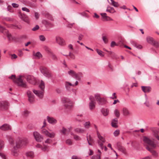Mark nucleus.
<instances>
[{
  "instance_id": "1",
  "label": "nucleus",
  "mask_w": 159,
  "mask_h": 159,
  "mask_svg": "<svg viewBox=\"0 0 159 159\" xmlns=\"http://www.w3.org/2000/svg\"><path fill=\"white\" fill-rule=\"evenodd\" d=\"M143 141L145 143L150 146L152 148H151L148 146H147L146 147V149L151 152L153 156L157 157V153L156 151L153 149L152 148H155L157 146L159 147V145L158 144V143H156L157 144L155 143L153 141L145 137L143 138Z\"/></svg>"
},
{
  "instance_id": "29",
  "label": "nucleus",
  "mask_w": 159,
  "mask_h": 159,
  "mask_svg": "<svg viewBox=\"0 0 159 159\" xmlns=\"http://www.w3.org/2000/svg\"><path fill=\"white\" fill-rule=\"evenodd\" d=\"M74 131L77 133H83L85 131V130L84 129L79 128L75 129Z\"/></svg>"
},
{
  "instance_id": "33",
  "label": "nucleus",
  "mask_w": 159,
  "mask_h": 159,
  "mask_svg": "<svg viewBox=\"0 0 159 159\" xmlns=\"http://www.w3.org/2000/svg\"><path fill=\"white\" fill-rule=\"evenodd\" d=\"M95 104L96 102H90L89 103V108L91 110H92L94 108Z\"/></svg>"
},
{
  "instance_id": "7",
  "label": "nucleus",
  "mask_w": 159,
  "mask_h": 159,
  "mask_svg": "<svg viewBox=\"0 0 159 159\" xmlns=\"http://www.w3.org/2000/svg\"><path fill=\"white\" fill-rule=\"evenodd\" d=\"M40 70L41 72L46 77L49 78L51 77L52 75L51 73L46 67H41Z\"/></svg>"
},
{
  "instance_id": "44",
  "label": "nucleus",
  "mask_w": 159,
  "mask_h": 159,
  "mask_svg": "<svg viewBox=\"0 0 159 159\" xmlns=\"http://www.w3.org/2000/svg\"><path fill=\"white\" fill-rule=\"evenodd\" d=\"M152 44L156 48H158L159 47V43L157 41H154Z\"/></svg>"
},
{
  "instance_id": "16",
  "label": "nucleus",
  "mask_w": 159,
  "mask_h": 159,
  "mask_svg": "<svg viewBox=\"0 0 159 159\" xmlns=\"http://www.w3.org/2000/svg\"><path fill=\"white\" fill-rule=\"evenodd\" d=\"M19 148H18L16 147V145L15 146L13 147V148L11 150V153L13 156L15 157H17L18 156L19 150L18 149Z\"/></svg>"
},
{
  "instance_id": "35",
  "label": "nucleus",
  "mask_w": 159,
  "mask_h": 159,
  "mask_svg": "<svg viewBox=\"0 0 159 159\" xmlns=\"http://www.w3.org/2000/svg\"><path fill=\"white\" fill-rule=\"evenodd\" d=\"M83 125L85 128L88 129L90 125V123L89 121H87L85 122Z\"/></svg>"
},
{
  "instance_id": "53",
  "label": "nucleus",
  "mask_w": 159,
  "mask_h": 159,
  "mask_svg": "<svg viewBox=\"0 0 159 159\" xmlns=\"http://www.w3.org/2000/svg\"><path fill=\"white\" fill-rule=\"evenodd\" d=\"M39 28V26L37 25L34 27L33 28L32 30L33 31H35L38 30Z\"/></svg>"
},
{
  "instance_id": "34",
  "label": "nucleus",
  "mask_w": 159,
  "mask_h": 159,
  "mask_svg": "<svg viewBox=\"0 0 159 159\" xmlns=\"http://www.w3.org/2000/svg\"><path fill=\"white\" fill-rule=\"evenodd\" d=\"M48 148V146H47L45 144H43V147H41V149L42 151H49Z\"/></svg>"
},
{
  "instance_id": "52",
  "label": "nucleus",
  "mask_w": 159,
  "mask_h": 159,
  "mask_svg": "<svg viewBox=\"0 0 159 159\" xmlns=\"http://www.w3.org/2000/svg\"><path fill=\"white\" fill-rule=\"evenodd\" d=\"M52 142V139H48L45 141V143H47L50 144Z\"/></svg>"
},
{
  "instance_id": "8",
  "label": "nucleus",
  "mask_w": 159,
  "mask_h": 159,
  "mask_svg": "<svg viewBox=\"0 0 159 159\" xmlns=\"http://www.w3.org/2000/svg\"><path fill=\"white\" fill-rule=\"evenodd\" d=\"M0 31L6 35L9 40L11 39V34L9 33L8 30H6L5 27L0 25Z\"/></svg>"
},
{
  "instance_id": "45",
  "label": "nucleus",
  "mask_w": 159,
  "mask_h": 159,
  "mask_svg": "<svg viewBox=\"0 0 159 159\" xmlns=\"http://www.w3.org/2000/svg\"><path fill=\"white\" fill-rule=\"evenodd\" d=\"M119 150L121 151L122 152L124 153L125 151V148L123 146H120L119 147Z\"/></svg>"
},
{
  "instance_id": "40",
  "label": "nucleus",
  "mask_w": 159,
  "mask_h": 159,
  "mask_svg": "<svg viewBox=\"0 0 159 159\" xmlns=\"http://www.w3.org/2000/svg\"><path fill=\"white\" fill-rule=\"evenodd\" d=\"M66 143L69 145H71L72 144V142L71 140L70 139H68L66 141Z\"/></svg>"
},
{
  "instance_id": "62",
  "label": "nucleus",
  "mask_w": 159,
  "mask_h": 159,
  "mask_svg": "<svg viewBox=\"0 0 159 159\" xmlns=\"http://www.w3.org/2000/svg\"><path fill=\"white\" fill-rule=\"evenodd\" d=\"M110 98L113 99H116L117 98V96H116V93H114L112 94V97H110Z\"/></svg>"
},
{
  "instance_id": "37",
  "label": "nucleus",
  "mask_w": 159,
  "mask_h": 159,
  "mask_svg": "<svg viewBox=\"0 0 159 159\" xmlns=\"http://www.w3.org/2000/svg\"><path fill=\"white\" fill-rule=\"evenodd\" d=\"M71 134V135L73 136L74 139L76 141H79L80 140V138L78 135L72 133Z\"/></svg>"
},
{
  "instance_id": "25",
  "label": "nucleus",
  "mask_w": 159,
  "mask_h": 159,
  "mask_svg": "<svg viewBox=\"0 0 159 159\" xmlns=\"http://www.w3.org/2000/svg\"><path fill=\"white\" fill-rule=\"evenodd\" d=\"M150 129L152 131L153 135L159 132V129L157 128L152 127Z\"/></svg>"
},
{
  "instance_id": "55",
  "label": "nucleus",
  "mask_w": 159,
  "mask_h": 159,
  "mask_svg": "<svg viewBox=\"0 0 159 159\" xmlns=\"http://www.w3.org/2000/svg\"><path fill=\"white\" fill-rule=\"evenodd\" d=\"M29 114V112L27 110H25L24 111V112H23V115L25 116H28Z\"/></svg>"
},
{
  "instance_id": "49",
  "label": "nucleus",
  "mask_w": 159,
  "mask_h": 159,
  "mask_svg": "<svg viewBox=\"0 0 159 159\" xmlns=\"http://www.w3.org/2000/svg\"><path fill=\"white\" fill-rule=\"evenodd\" d=\"M8 141L10 143L11 145H13L14 143V141L13 139L11 137L8 138Z\"/></svg>"
},
{
  "instance_id": "64",
  "label": "nucleus",
  "mask_w": 159,
  "mask_h": 159,
  "mask_svg": "<svg viewBox=\"0 0 159 159\" xmlns=\"http://www.w3.org/2000/svg\"><path fill=\"white\" fill-rule=\"evenodd\" d=\"M34 16L36 19H38L39 18V15L38 13L37 12H35L34 13Z\"/></svg>"
},
{
  "instance_id": "47",
  "label": "nucleus",
  "mask_w": 159,
  "mask_h": 159,
  "mask_svg": "<svg viewBox=\"0 0 159 159\" xmlns=\"http://www.w3.org/2000/svg\"><path fill=\"white\" fill-rule=\"evenodd\" d=\"M89 99L90 101V102H95L94 97L92 95L90 96Z\"/></svg>"
},
{
  "instance_id": "19",
  "label": "nucleus",
  "mask_w": 159,
  "mask_h": 159,
  "mask_svg": "<svg viewBox=\"0 0 159 159\" xmlns=\"http://www.w3.org/2000/svg\"><path fill=\"white\" fill-rule=\"evenodd\" d=\"M0 129L3 131H6L11 129V127L8 124H5L0 126Z\"/></svg>"
},
{
  "instance_id": "56",
  "label": "nucleus",
  "mask_w": 159,
  "mask_h": 159,
  "mask_svg": "<svg viewBox=\"0 0 159 159\" xmlns=\"http://www.w3.org/2000/svg\"><path fill=\"white\" fill-rule=\"evenodd\" d=\"M22 10L23 11H26L27 12H29L30 10L27 8L26 7H23L22 8Z\"/></svg>"
},
{
  "instance_id": "26",
  "label": "nucleus",
  "mask_w": 159,
  "mask_h": 159,
  "mask_svg": "<svg viewBox=\"0 0 159 159\" xmlns=\"http://www.w3.org/2000/svg\"><path fill=\"white\" fill-rule=\"evenodd\" d=\"M123 114L124 116H128L130 114V112L126 108H124L123 109Z\"/></svg>"
},
{
  "instance_id": "2",
  "label": "nucleus",
  "mask_w": 159,
  "mask_h": 159,
  "mask_svg": "<svg viewBox=\"0 0 159 159\" xmlns=\"http://www.w3.org/2000/svg\"><path fill=\"white\" fill-rule=\"evenodd\" d=\"M9 78L12 80H15L18 86L25 88H28L26 82L24 81V77L23 76L19 75L16 78L15 75H12L9 76Z\"/></svg>"
},
{
  "instance_id": "10",
  "label": "nucleus",
  "mask_w": 159,
  "mask_h": 159,
  "mask_svg": "<svg viewBox=\"0 0 159 159\" xmlns=\"http://www.w3.org/2000/svg\"><path fill=\"white\" fill-rule=\"evenodd\" d=\"M33 136L35 140L37 142H41L43 139V136L40 134L38 132L35 131L33 132Z\"/></svg>"
},
{
  "instance_id": "57",
  "label": "nucleus",
  "mask_w": 159,
  "mask_h": 159,
  "mask_svg": "<svg viewBox=\"0 0 159 159\" xmlns=\"http://www.w3.org/2000/svg\"><path fill=\"white\" fill-rule=\"evenodd\" d=\"M102 39L103 41L105 43H107V42L108 40L106 36H102Z\"/></svg>"
},
{
  "instance_id": "51",
  "label": "nucleus",
  "mask_w": 159,
  "mask_h": 159,
  "mask_svg": "<svg viewBox=\"0 0 159 159\" xmlns=\"http://www.w3.org/2000/svg\"><path fill=\"white\" fill-rule=\"evenodd\" d=\"M120 131L118 130H116L114 132V134L115 136H117L119 134Z\"/></svg>"
},
{
  "instance_id": "6",
  "label": "nucleus",
  "mask_w": 159,
  "mask_h": 159,
  "mask_svg": "<svg viewBox=\"0 0 159 159\" xmlns=\"http://www.w3.org/2000/svg\"><path fill=\"white\" fill-rule=\"evenodd\" d=\"M27 142V140L25 138H19L16 142V145L17 147L20 148L25 145Z\"/></svg>"
},
{
  "instance_id": "21",
  "label": "nucleus",
  "mask_w": 159,
  "mask_h": 159,
  "mask_svg": "<svg viewBox=\"0 0 159 159\" xmlns=\"http://www.w3.org/2000/svg\"><path fill=\"white\" fill-rule=\"evenodd\" d=\"M118 121L117 118H115L111 120V125L113 127L117 128L118 127Z\"/></svg>"
},
{
  "instance_id": "63",
  "label": "nucleus",
  "mask_w": 159,
  "mask_h": 159,
  "mask_svg": "<svg viewBox=\"0 0 159 159\" xmlns=\"http://www.w3.org/2000/svg\"><path fill=\"white\" fill-rule=\"evenodd\" d=\"M17 57V56L15 54H13L11 55V59H16Z\"/></svg>"
},
{
  "instance_id": "32",
  "label": "nucleus",
  "mask_w": 159,
  "mask_h": 159,
  "mask_svg": "<svg viewBox=\"0 0 159 159\" xmlns=\"http://www.w3.org/2000/svg\"><path fill=\"white\" fill-rule=\"evenodd\" d=\"M107 14L105 13H101V15L102 17L103 18V21H107V18H110V17L107 16L106 15Z\"/></svg>"
},
{
  "instance_id": "23",
  "label": "nucleus",
  "mask_w": 159,
  "mask_h": 159,
  "mask_svg": "<svg viewBox=\"0 0 159 159\" xmlns=\"http://www.w3.org/2000/svg\"><path fill=\"white\" fill-rule=\"evenodd\" d=\"M141 88L144 93H149L151 91V89L150 86H142Z\"/></svg>"
},
{
  "instance_id": "11",
  "label": "nucleus",
  "mask_w": 159,
  "mask_h": 159,
  "mask_svg": "<svg viewBox=\"0 0 159 159\" xmlns=\"http://www.w3.org/2000/svg\"><path fill=\"white\" fill-rule=\"evenodd\" d=\"M41 133L46 136L51 138H54L55 135V133L54 132L50 133L45 129H43L41 130Z\"/></svg>"
},
{
  "instance_id": "42",
  "label": "nucleus",
  "mask_w": 159,
  "mask_h": 159,
  "mask_svg": "<svg viewBox=\"0 0 159 159\" xmlns=\"http://www.w3.org/2000/svg\"><path fill=\"white\" fill-rule=\"evenodd\" d=\"M96 51L98 54L101 57H103L104 55L103 54V52L102 51L98 49H96Z\"/></svg>"
},
{
  "instance_id": "50",
  "label": "nucleus",
  "mask_w": 159,
  "mask_h": 159,
  "mask_svg": "<svg viewBox=\"0 0 159 159\" xmlns=\"http://www.w3.org/2000/svg\"><path fill=\"white\" fill-rule=\"evenodd\" d=\"M51 57L52 58V59H53L54 60H57V58L55 54H53L52 53H51Z\"/></svg>"
},
{
  "instance_id": "54",
  "label": "nucleus",
  "mask_w": 159,
  "mask_h": 159,
  "mask_svg": "<svg viewBox=\"0 0 159 159\" xmlns=\"http://www.w3.org/2000/svg\"><path fill=\"white\" fill-rule=\"evenodd\" d=\"M13 8L11 6H9L7 8V10L10 12H12Z\"/></svg>"
},
{
  "instance_id": "39",
  "label": "nucleus",
  "mask_w": 159,
  "mask_h": 159,
  "mask_svg": "<svg viewBox=\"0 0 159 159\" xmlns=\"http://www.w3.org/2000/svg\"><path fill=\"white\" fill-rule=\"evenodd\" d=\"M34 55L35 56L38 58H40L42 57V56L39 52H37L35 54H34Z\"/></svg>"
},
{
  "instance_id": "61",
  "label": "nucleus",
  "mask_w": 159,
  "mask_h": 159,
  "mask_svg": "<svg viewBox=\"0 0 159 159\" xmlns=\"http://www.w3.org/2000/svg\"><path fill=\"white\" fill-rule=\"evenodd\" d=\"M12 6L14 8H17L19 7V5L17 4L16 3H12Z\"/></svg>"
},
{
  "instance_id": "22",
  "label": "nucleus",
  "mask_w": 159,
  "mask_h": 159,
  "mask_svg": "<svg viewBox=\"0 0 159 159\" xmlns=\"http://www.w3.org/2000/svg\"><path fill=\"white\" fill-rule=\"evenodd\" d=\"M56 41L60 45H62L64 41L63 39L59 36L56 37Z\"/></svg>"
},
{
  "instance_id": "24",
  "label": "nucleus",
  "mask_w": 159,
  "mask_h": 159,
  "mask_svg": "<svg viewBox=\"0 0 159 159\" xmlns=\"http://www.w3.org/2000/svg\"><path fill=\"white\" fill-rule=\"evenodd\" d=\"M83 115L82 114H78L75 117V120L78 122H81L83 120Z\"/></svg>"
},
{
  "instance_id": "20",
  "label": "nucleus",
  "mask_w": 159,
  "mask_h": 159,
  "mask_svg": "<svg viewBox=\"0 0 159 159\" xmlns=\"http://www.w3.org/2000/svg\"><path fill=\"white\" fill-rule=\"evenodd\" d=\"M42 23L47 28L51 27L52 26V24L46 20H43Z\"/></svg>"
},
{
  "instance_id": "9",
  "label": "nucleus",
  "mask_w": 159,
  "mask_h": 159,
  "mask_svg": "<svg viewBox=\"0 0 159 159\" xmlns=\"http://www.w3.org/2000/svg\"><path fill=\"white\" fill-rule=\"evenodd\" d=\"M27 81L29 83L33 85L36 84L37 81L36 79L33 76L28 75L25 78Z\"/></svg>"
},
{
  "instance_id": "43",
  "label": "nucleus",
  "mask_w": 159,
  "mask_h": 159,
  "mask_svg": "<svg viewBox=\"0 0 159 159\" xmlns=\"http://www.w3.org/2000/svg\"><path fill=\"white\" fill-rule=\"evenodd\" d=\"M91 159H101V156L99 154H96L95 156H93Z\"/></svg>"
},
{
  "instance_id": "58",
  "label": "nucleus",
  "mask_w": 159,
  "mask_h": 159,
  "mask_svg": "<svg viewBox=\"0 0 159 159\" xmlns=\"http://www.w3.org/2000/svg\"><path fill=\"white\" fill-rule=\"evenodd\" d=\"M111 5L115 7H117L119 5L118 2H116L115 1L114 2V4H112Z\"/></svg>"
},
{
  "instance_id": "60",
  "label": "nucleus",
  "mask_w": 159,
  "mask_h": 159,
  "mask_svg": "<svg viewBox=\"0 0 159 159\" xmlns=\"http://www.w3.org/2000/svg\"><path fill=\"white\" fill-rule=\"evenodd\" d=\"M117 45L114 41H112L111 43V47H114L115 46H117Z\"/></svg>"
},
{
  "instance_id": "30",
  "label": "nucleus",
  "mask_w": 159,
  "mask_h": 159,
  "mask_svg": "<svg viewBox=\"0 0 159 159\" xmlns=\"http://www.w3.org/2000/svg\"><path fill=\"white\" fill-rule=\"evenodd\" d=\"M101 112L104 116H107L108 115L109 110L107 109H102L101 110Z\"/></svg>"
},
{
  "instance_id": "28",
  "label": "nucleus",
  "mask_w": 159,
  "mask_h": 159,
  "mask_svg": "<svg viewBox=\"0 0 159 159\" xmlns=\"http://www.w3.org/2000/svg\"><path fill=\"white\" fill-rule=\"evenodd\" d=\"M106 11L112 13H114L116 11L113 7H111L109 6H107Z\"/></svg>"
},
{
  "instance_id": "27",
  "label": "nucleus",
  "mask_w": 159,
  "mask_h": 159,
  "mask_svg": "<svg viewBox=\"0 0 159 159\" xmlns=\"http://www.w3.org/2000/svg\"><path fill=\"white\" fill-rule=\"evenodd\" d=\"M71 86H74V84H72L71 83L67 81L65 82V87L67 90H70Z\"/></svg>"
},
{
  "instance_id": "14",
  "label": "nucleus",
  "mask_w": 159,
  "mask_h": 159,
  "mask_svg": "<svg viewBox=\"0 0 159 159\" xmlns=\"http://www.w3.org/2000/svg\"><path fill=\"white\" fill-rule=\"evenodd\" d=\"M8 103L6 101L0 102V109L2 110H7L8 108Z\"/></svg>"
},
{
  "instance_id": "41",
  "label": "nucleus",
  "mask_w": 159,
  "mask_h": 159,
  "mask_svg": "<svg viewBox=\"0 0 159 159\" xmlns=\"http://www.w3.org/2000/svg\"><path fill=\"white\" fill-rule=\"evenodd\" d=\"M66 24H67V27L68 28H71L72 26H73V25L75 24V23H70L69 22H68V21L66 20Z\"/></svg>"
},
{
  "instance_id": "46",
  "label": "nucleus",
  "mask_w": 159,
  "mask_h": 159,
  "mask_svg": "<svg viewBox=\"0 0 159 159\" xmlns=\"http://www.w3.org/2000/svg\"><path fill=\"white\" fill-rule=\"evenodd\" d=\"M40 40L42 41H44L46 39V38L43 35H40L39 36Z\"/></svg>"
},
{
  "instance_id": "17",
  "label": "nucleus",
  "mask_w": 159,
  "mask_h": 159,
  "mask_svg": "<svg viewBox=\"0 0 159 159\" xmlns=\"http://www.w3.org/2000/svg\"><path fill=\"white\" fill-rule=\"evenodd\" d=\"M19 16L21 20L24 21L28 23L29 21V19L28 16L25 14L20 13Z\"/></svg>"
},
{
  "instance_id": "59",
  "label": "nucleus",
  "mask_w": 159,
  "mask_h": 159,
  "mask_svg": "<svg viewBox=\"0 0 159 159\" xmlns=\"http://www.w3.org/2000/svg\"><path fill=\"white\" fill-rule=\"evenodd\" d=\"M68 56H70V57L72 59H74L75 58V55L71 53L70 52H69Z\"/></svg>"
},
{
  "instance_id": "3",
  "label": "nucleus",
  "mask_w": 159,
  "mask_h": 159,
  "mask_svg": "<svg viewBox=\"0 0 159 159\" xmlns=\"http://www.w3.org/2000/svg\"><path fill=\"white\" fill-rule=\"evenodd\" d=\"M39 87L41 90H37L35 89L33 90V93L40 98H42L43 95V92L45 88L44 83L41 80L39 85Z\"/></svg>"
},
{
  "instance_id": "12",
  "label": "nucleus",
  "mask_w": 159,
  "mask_h": 159,
  "mask_svg": "<svg viewBox=\"0 0 159 159\" xmlns=\"http://www.w3.org/2000/svg\"><path fill=\"white\" fill-rule=\"evenodd\" d=\"M27 94L28 98V101L30 103H33L34 101V95L33 93L30 90H28Z\"/></svg>"
},
{
  "instance_id": "38",
  "label": "nucleus",
  "mask_w": 159,
  "mask_h": 159,
  "mask_svg": "<svg viewBox=\"0 0 159 159\" xmlns=\"http://www.w3.org/2000/svg\"><path fill=\"white\" fill-rule=\"evenodd\" d=\"M114 113L115 116L116 117L119 118V117L120 116V113L119 111H118L117 109L115 110Z\"/></svg>"
},
{
  "instance_id": "31",
  "label": "nucleus",
  "mask_w": 159,
  "mask_h": 159,
  "mask_svg": "<svg viewBox=\"0 0 159 159\" xmlns=\"http://www.w3.org/2000/svg\"><path fill=\"white\" fill-rule=\"evenodd\" d=\"M147 40L148 43L151 44H153V43L154 41L152 37H151L150 36H148L147 37Z\"/></svg>"
},
{
  "instance_id": "18",
  "label": "nucleus",
  "mask_w": 159,
  "mask_h": 159,
  "mask_svg": "<svg viewBox=\"0 0 159 159\" xmlns=\"http://www.w3.org/2000/svg\"><path fill=\"white\" fill-rule=\"evenodd\" d=\"M47 120L48 123L53 125L55 124L57 122L56 119L52 117L47 116Z\"/></svg>"
},
{
  "instance_id": "5",
  "label": "nucleus",
  "mask_w": 159,
  "mask_h": 159,
  "mask_svg": "<svg viewBox=\"0 0 159 159\" xmlns=\"http://www.w3.org/2000/svg\"><path fill=\"white\" fill-rule=\"evenodd\" d=\"M62 102L65 107L66 109H70L73 106V103L69 99L63 98L62 99Z\"/></svg>"
},
{
  "instance_id": "4",
  "label": "nucleus",
  "mask_w": 159,
  "mask_h": 159,
  "mask_svg": "<svg viewBox=\"0 0 159 159\" xmlns=\"http://www.w3.org/2000/svg\"><path fill=\"white\" fill-rule=\"evenodd\" d=\"M94 96L98 103L99 105H102L106 103L107 100L103 97H101L100 94L96 93L94 94Z\"/></svg>"
},
{
  "instance_id": "36",
  "label": "nucleus",
  "mask_w": 159,
  "mask_h": 159,
  "mask_svg": "<svg viewBox=\"0 0 159 159\" xmlns=\"http://www.w3.org/2000/svg\"><path fill=\"white\" fill-rule=\"evenodd\" d=\"M26 155L27 157H33L34 156V152L32 151H30L27 152Z\"/></svg>"
},
{
  "instance_id": "15",
  "label": "nucleus",
  "mask_w": 159,
  "mask_h": 159,
  "mask_svg": "<svg viewBox=\"0 0 159 159\" xmlns=\"http://www.w3.org/2000/svg\"><path fill=\"white\" fill-rule=\"evenodd\" d=\"M68 74L71 75L72 77L75 78L76 79L78 80H80L81 79L77 73H75L73 70H70L68 72Z\"/></svg>"
},
{
  "instance_id": "13",
  "label": "nucleus",
  "mask_w": 159,
  "mask_h": 159,
  "mask_svg": "<svg viewBox=\"0 0 159 159\" xmlns=\"http://www.w3.org/2000/svg\"><path fill=\"white\" fill-rule=\"evenodd\" d=\"M99 140L98 141V143L99 147L101 148L103 150V143H104L105 142V139L102 136H99L98 137Z\"/></svg>"
},
{
  "instance_id": "48",
  "label": "nucleus",
  "mask_w": 159,
  "mask_h": 159,
  "mask_svg": "<svg viewBox=\"0 0 159 159\" xmlns=\"http://www.w3.org/2000/svg\"><path fill=\"white\" fill-rule=\"evenodd\" d=\"M67 130V129L63 127L61 130V132L64 134H65Z\"/></svg>"
}]
</instances>
